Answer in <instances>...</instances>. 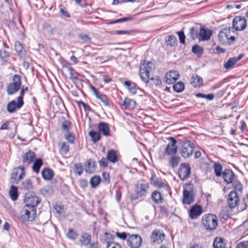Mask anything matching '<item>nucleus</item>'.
<instances>
[{
	"instance_id": "5fc2aeb1",
	"label": "nucleus",
	"mask_w": 248,
	"mask_h": 248,
	"mask_svg": "<svg viewBox=\"0 0 248 248\" xmlns=\"http://www.w3.org/2000/svg\"><path fill=\"white\" fill-rule=\"evenodd\" d=\"M151 80L153 82L152 84H154L155 86H159L161 84V80L158 77H156L155 78H150L149 80Z\"/></svg>"
},
{
	"instance_id": "6ab92c4d",
	"label": "nucleus",
	"mask_w": 248,
	"mask_h": 248,
	"mask_svg": "<svg viewBox=\"0 0 248 248\" xmlns=\"http://www.w3.org/2000/svg\"><path fill=\"white\" fill-rule=\"evenodd\" d=\"M202 213V207L200 205H195L189 210V217L192 219L198 218Z\"/></svg>"
},
{
	"instance_id": "c9c22d12",
	"label": "nucleus",
	"mask_w": 248,
	"mask_h": 248,
	"mask_svg": "<svg viewBox=\"0 0 248 248\" xmlns=\"http://www.w3.org/2000/svg\"><path fill=\"white\" fill-rule=\"evenodd\" d=\"M67 70L70 74L69 78L74 81L77 80L78 73L71 67H67Z\"/></svg>"
},
{
	"instance_id": "4468645a",
	"label": "nucleus",
	"mask_w": 248,
	"mask_h": 248,
	"mask_svg": "<svg viewBox=\"0 0 248 248\" xmlns=\"http://www.w3.org/2000/svg\"><path fill=\"white\" fill-rule=\"evenodd\" d=\"M170 142L167 145L165 149V153L169 155H173L177 153V147L176 146L177 141L173 137L169 138Z\"/></svg>"
},
{
	"instance_id": "0e129e2a",
	"label": "nucleus",
	"mask_w": 248,
	"mask_h": 248,
	"mask_svg": "<svg viewBox=\"0 0 248 248\" xmlns=\"http://www.w3.org/2000/svg\"><path fill=\"white\" fill-rule=\"evenodd\" d=\"M236 248H248V241L240 242L237 245Z\"/></svg>"
},
{
	"instance_id": "ea45409f",
	"label": "nucleus",
	"mask_w": 248,
	"mask_h": 248,
	"mask_svg": "<svg viewBox=\"0 0 248 248\" xmlns=\"http://www.w3.org/2000/svg\"><path fill=\"white\" fill-rule=\"evenodd\" d=\"M173 88L175 92L180 93L184 90L185 85L183 82L179 81L173 85Z\"/></svg>"
},
{
	"instance_id": "412c9836",
	"label": "nucleus",
	"mask_w": 248,
	"mask_h": 248,
	"mask_svg": "<svg viewBox=\"0 0 248 248\" xmlns=\"http://www.w3.org/2000/svg\"><path fill=\"white\" fill-rule=\"evenodd\" d=\"M25 176V171L13 172L11 174L10 181L12 183L18 184Z\"/></svg>"
},
{
	"instance_id": "dca6fc26",
	"label": "nucleus",
	"mask_w": 248,
	"mask_h": 248,
	"mask_svg": "<svg viewBox=\"0 0 248 248\" xmlns=\"http://www.w3.org/2000/svg\"><path fill=\"white\" fill-rule=\"evenodd\" d=\"M227 201L229 206L231 208L235 207L239 201V197L237 192L235 191H231Z\"/></svg>"
},
{
	"instance_id": "f257e3e1",
	"label": "nucleus",
	"mask_w": 248,
	"mask_h": 248,
	"mask_svg": "<svg viewBox=\"0 0 248 248\" xmlns=\"http://www.w3.org/2000/svg\"><path fill=\"white\" fill-rule=\"evenodd\" d=\"M155 69V65L152 62L146 63L144 60L140 66V77L142 80L148 83L150 79V73Z\"/></svg>"
},
{
	"instance_id": "9d476101",
	"label": "nucleus",
	"mask_w": 248,
	"mask_h": 248,
	"mask_svg": "<svg viewBox=\"0 0 248 248\" xmlns=\"http://www.w3.org/2000/svg\"><path fill=\"white\" fill-rule=\"evenodd\" d=\"M142 238L138 234H131L127 240V244L131 248H138L142 243Z\"/></svg>"
},
{
	"instance_id": "bf43d9fd",
	"label": "nucleus",
	"mask_w": 248,
	"mask_h": 248,
	"mask_svg": "<svg viewBox=\"0 0 248 248\" xmlns=\"http://www.w3.org/2000/svg\"><path fill=\"white\" fill-rule=\"evenodd\" d=\"M177 34L179 36V38L180 43L183 44H185L186 36L184 34V32L183 31H180L178 32Z\"/></svg>"
},
{
	"instance_id": "3c124183",
	"label": "nucleus",
	"mask_w": 248,
	"mask_h": 248,
	"mask_svg": "<svg viewBox=\"0 0 248 248\" xmlns=\"http://www.w3.org/2000/svg\"><path fill=\"white\" fill-rule=\"evenodd\" d=\"M132 19H133V18L131 17H124V18L118 19L115 20L114 21H111L109 23V24H112L120 23V22H126V21L131 20Z\"/></svg>"
},
{
	"instance_id": "49530a36",
	"label": "nucleus",
	"mask_w": 248,
	"mask_h": 248,
	"mask_svg": "<svg viewBox=\"0 0 248 248\" xmlns=\"http://www.w3.org/2000/svg\"><path fill=\"white\" fill-rule=\"evenodd\" d=\"M179 178L183 181L187 179L190 176L191 171H177Z\"/></svg>"
},
{
	"instance_id": "9b49d317",
	"label": "nucleus",
	"mask_w": 248,
	"mask_h": 248,
	"mask_svg": "<svg viewBox=\"0 0 248 248\" xmlns=\"http://www.w3.org/2000/svg\"><path fill=\"white\" fill-rule=\"evenodd\" d=\"M247 26V21L246 19L240 16H235L232 21V27L236 31H242Z\"/></svg>"
},
{
	"instance_id": "a878e982",
	"label": "nucleus",
	"mask_w": 248,
	"mask_h": 248,
	"mask_svg": "<svg viewBox=\"0 0 248 248\" xmlns=\"http://www.w3.org/2000/svg\"><path fill=\"white\" fill-rule=\"evenodd\" d=\"M35 159V155L34 152L29 151L26 153L23 157V162L28 164L33 162Z\"/></svg>"
},
{
	"instance_id": "7c9ffc66",
	"label": "nucleus",
	"mask_w": 248,
	"mask_h": 248,
	"mask_svg": "<svg viewBox=\"0 0 248 248\" xmlns=\"http://www.w3.org/2000/svg\"><path fill=\"white\" fill-rule=\"evenodd\" d=\"M191 83L194 87H200L202 84V78L198 75L193 76Z\"/></svg>"
},
{
	"instance_id": "6e6552de",
	"label": "nucleus",
	"mask_w": 248,
	"mask_h": 248,
	"mask_svg": "<svg viewBox=\"0 0 248 248\" xmlns=\"http://www.w3.org/2000/svg\"><path fill=\"white\" fill-rule=\"evenodd\" d=\"M21 84L20 77L15 75L13 78V82L9 83L7 87V92L9 94H13L18 91Z\"/></svg>"
},
{
	"instance_id": "5701e85b",
	"label": "nucleus",
	"mask_w": 248,
	"mask_h": 248,
	"mask_svg": "<svg viewBox=\"0 0 248 248\" xmlns=\"http://www.w3.org/2000/svg\"><path fill=\"white\" fill-rule=\"evenodd\" d=\"M107 158L112 163L117 162L119 159L117 152L114 150H110L107 152Z\"/></svg>"
},
{
	"instance_id": "79ce46f5",
	"label": "nucleus",
	"mask_w": 248,
	"mask_h": 248,
	"mask_svg": "<svg viewBox=\"0 0 248 248\" xmlns=\"http://www.w3.org/2000/svg\"><path fill=\"white\" fill-rule=\"evenodd\" d=\"M66 236L69 239L72 240H74L77 238L78 234L73 229H70L66 233Z\"/></svg>"
},
{
	"instance_id": "4be33fe9",
	"label": "nucleus",
	"mask_w": 248,
	"mask_h": 248,
	"mask_svg": "<svg viewBox=\"0 0 248 248\" xmlns=\"http://www.w3.org/2000/svg\"><path fill=\"white\" fill-rule=\"evenodd\" d=\"M121 108L123 109H133L136 105V101L128 98H125L122 101Z\"/></svg>"
},
{
	"instance_id": "2f4dec72",
	"label": "nucleus",
	"mask_w": 248,
	"mask_h": 248,
	"mask_svg": "<svg viewBox=\"0 0 248 248\" xmlns=\"http://www.w3.org/2000/svg\"><path fill=\"white\" fill-rule=\"evenodd\" d=\"M213 247L215 248H225L226 243L222 238L217 237L214 241Z\"/></svg>"
},
{
	"instance_id": "ddd939ff",
	"label": "nucleus",
	"mask_w": 248,
	"mask_h": 248,
	"mask_svg": "<svg viewBox=\"0 0 248 248\" xmlns=\"http://www.w3.org/2000/svg\"><path fill=\"white\" fill-rule=\"evenodd\" d=\"M23 104L24 101L21 100V97H17V103L15 100H13L8 104L7 106V111L10 113H13L16 109L20 108Z\"/></svg>"
},
{
	"instance_id": "f3484780",
	"label": "nucleus",
	"mask_w": 248,
	"mask_h": 248,
	"mask_svg": "<svg viewBox=\"0 0 248 248\" xmlns=\"http://www.w3.org/2000/svg\"><path fill=\"white\" fill-rule=\"evenodd\" d=\"M165 238V234L162 231L160 230H155L153 231L151 239L154 243H161Z\"/></svg>"
},
{
	"instance_id": "2eb2a0df",
	"label": "nucleus",
	"mask_w": 248,
	"mask_h": 248,
	"mask_svg": "<svg viewBox=\"0 0 248 248\" xmlns=\"http://www.w3.org/2000/svg\"><path fill=\"white\" fill-rule=\"evenodd\" d=\"M179 77V74L177 71L171 70L166 74L164 81L168 84H173Z\"/></svg>"
},
{
	"instance_id": "39448f33",
	"label": "nucleus",
	"mask_w": 248,
	"mask_h": 248,
	"mask_svg": "<svg viewBox=\"0 0 248 248\" xmlns=\"http://www.w3.org/2000/svg\"><path fill=\"white\" fill-rule=\"evenodd\" d=\"M194 145L190 140L181 142L179 149L181 156L185 158L190 157L193 152Z\"/></svg>"
},
{
	"instance_id": "4d7b16f0",
	"label": "nucleus",
	"mask_w": 248,
	"mask_h": 248,
	"mask_svg": "<svg viewBox=\"0 0 248 248\" xmlns=\"http://www.w3.org/2000/svg\"><path fill=\"white\" fill-rule=\"evenodd\" d=\"M9 57V54L6 50L2 49H0V57L3 59H6Z\"/></svg>"
},
{
	"instance_id": "69168bd1",
	"label": "nucleus",
	"mask_w": 248,
	"mask_h": 248,
	"mask_svg": "<svg viewBox=\"0 0 248 248\" xmlns=\"http://www.w3.org/2000/svg\"><path fill=\"white\" fill-rule=\"evenodd\" d=\"M61 149L65 153H66L69 150V146L67 145L65 142H62V143Z\"/></svg>"
},
{
	"instance_id": "e2e57ef3",
	"label": "nucleus",
	"mask_w": 248,
	"mask_h": 248,
	"mask_svg": "<svg viewBox=\"0 0 248 248\" xmlns=\"http://www.w3.org/2000/svg\"><path fill=\"white\" fill-rule=\"evenodd\" d=\"M79 37L81 40H82L85 42H90L91 40V38L88 35H87V34H84V35L79 34Z\"/></svg>"
},
{
	"instance_id": "72a5a7b5",
	"label": "nucleus",
	"mask_w": 248,
	"mask_h": 248,
	"mask_svg": "<svg viewBox=\"0 0 248 248\" xmlns=\"http://www.w3.org/2000/svg\"><path fill=\"white\" fill-rule=\"evenodd\" d=\"M101 182V178L99 176H94L90 180V184L93 188L96 187Z\"/></svg>"
},
{
	"instance_id": "052dcab7",
	"label": "nucleus",
	"mask_w": 248,
	"mask_h": 248,
	"mask_svg": "<svg viewBox=\"0 0 248 248\" xmlns=\"http://www.w3.org/2000/svg\"><path fill=\"white\" fill-rule=\"evenodd\" d=\"M233 186L235 190L240 192H242L243 186L242 184L240 182L238 181L234 182L233 183Z\"/></svg>"
},
{
	"instance_id": "09e8293b",
	"label": "nucleus",
	"mask_w": 248,
	"mask_h": 248,
	"mask_svg": "<svg viewBox=\"0 0 248 248\" xmlns=\"http://www.w3.org/2000/svg\"><path fill=\"white\" fill-rule=\"evenodd\" d=\"M85 167L86 169H91V168L94 169L95 168V162L92 159H89L85 163Z\"/></svg>"
},
{
	"instance_id": "393cba45",
	"label": "nucleus",
	"mask_w": 248,
	"mask_h": 248,
	"mask_svg": "<svg viewBox=\"0 0 248 248\" xmlns=\"http://www.w3.org/2000/svg\"><path fill=\"white\" fill-rule=\"evenodd\" d=\"M98 129L104 136H108L109 135V128L108 124L105 122H100L98 124Z\"/></svg>"
},
{
	"instance_id": "603ef678",
	"label": "nucleus",
	"mask_w": 248,
	"mask_h": 248,
	"mask_svg": "<svg viewBox=\"0 0 248 248\" xmlns=\"http://www.w3.org/2000/svg\"><path fill=\"white\" fill-rule=\"evenodd\" d=\"M106 248H122L121 246L115 242H108Z\"/></svg>"
},
{
	"instance_id": "c85d7f7f",
	"label": "nucleus",
	"mask_w": 248,
	"mask_h": 248,
	"mask_svg": "<svg viewBox=\"0 0 248 248\" xmlns=\"http://www.w3.org/2000/svg\"><path fill=\"white\" fill-rule=\"evenodd\" d=\"M9 194L11 199L15 201L18 197V189L17 187L15 186H12L9 191Z\"/></svg>"
},
{
	"instance_id": "37998d69",
	"label": "nucleus",
	"mask_w": 248,
	"mask_h": 248,
	"mask_svg": "<svg viewBox=\"0 0 248 248\" xmlns=\"http://www.w3.org/2000/svg\"><path fill=\"white\" fill-rule=\"evenodd\" d=\"M43 178L46 180H51L54 176V171H41Z\"/></svg>"
},
{
	"instance_id": "a18cd8bd",
	"label": "nucleus",
	"mask_w": 248,
	"mask_h": 248,
	"mask_svg": "<svg viewBox=\"0 0 248 248\" xmlns=\"http://www.w3.org/2000/svg\"><path fill=\"white\" fill-rule=\"evenodd\" d=\"M71 125V123L67 120H65L62 124L61 128L63 130H64L66 133L69 132L70 128Z\"/></svg>"
},
{
	"instance_id": "b1692460",
	"label": "nucleus",
	"mask_w": 248,
	"mask_h": 248,
	"mask_svg": "<svg viewBox=\"0 0 248 248\" xmlns=\"http://www.w3.org/2000/svg\"><path fill=\"white\" fill-rule=\"evenodd\" d=\"M243 57V54H240L237 57L230 58L227 62L224 64V67L226 69H231L236 63V62L241 60Z\"/></svg>"
},
{
	"instance_id": "c03bdc74",
	"label": "nucleus",
	"mask_w": 248,
	"mask_h": 248,
	"mask_svg": "<svg viewBox=\"0 0 248 248\" xmlns=\"http://www.w3.org/2000/svg\"><path fill=\"white\" fill-rule=\"evenodd\" d=\"M15 50L19 55H21L23 53V46L21 43L19 41H16L15 44Z\"/></svg>"
},
{
	"instance_id": "473e14b6",
	"label": "nucleus",
	"mask_w": 248,
	"mask_h": 248,
	"mask_svg": "<svg viewBox=\"0 0 248 248\" xmlns=\"http://www.w3.org/2000/svg\"><path fill=\"white\" fill-rule=\"evenodd\" d=\"M152 198L153 201L157 204L161 203L163 201V198L162 196V194L160 192H158L156 191H154L152 193Z\"/></svg>"
},
{
	"instance_id": "e433bc0d",
	"label": "nucleus",
	"mask_w": 248,
	"mask_h": 248,
	"mask_svg": "<svg viewBox=\"0 0 248 248\" xmlns=\"http://www.w3.org/2000/svg\"><path fill=\"white\" fill-rule=\"evenodd\" d=\"M166 43L168 46H175L177 45V39L174 36L170 35L168 39H166Z\"/></svg>"
},
{
	"instance_id": "cd10ccee",
	"label": "nucleus",
	"mask_w": 248,
	"mask_h": 248,
	"mask_svg": "<svg viewBox=\"0 0 248 248\" xmlns=\"http://www.w3.org/2000/svg\"><path fill=\"white\" fill-rule=\"evenodd\" d=\"M91 241V236L89 233H84L81 236L80 242L82 245L85 246L88 245Z\"/></svg>"
},
{
	"instance_id": "4c0bfd02",
	"label": "nucleus",
	"mask_w": 248,
	"mask_h": 248,
	"mask_svg": "<svg viewBox=\"0 0 248 248\" xmlns=\"http://www.w3.org/2000/svg\"><path fill=\"white\" fill-rule=\"evenodd\" d=\"M124 85L127 87L129 92L135 94L136 93L137 89L134 84L132 85L131 82L129 81H125L124 82Z\"/></svg>"
},
{
	"instance_id": "de8ad7c7",
	"label": "nucleus",
	"mask_w": 248,
	"mask_h": 248,
	"mask_svg": "<svg viewBox=\"0 0 248 248\" xmlns=\"http://www.w3.org/2000/svg\"><path fill=\"white\" fill-rule=\"evenodd\" d=\"M65 138L70 143H73L75 140L74 134L71 132L66 133L64 135Z\"/></svg>"
},
{
	"instance_id": "1a4fd4ad",
	"label": "nucleus",
	"mask_w": 248,
	"mask_h": 248,
	"mask_svg": "<svg viewBox=\"0 0 248 248\" xmlns=\"http://www.w3.org/2000/svg\"><path fill=\"white\" fill-rule=\"evenodd\" d=\"M195 200V195L192 188H185L183 192L182 203L184 204H191Z\"/></svg>"
},
{
	"instance_id": "338daca9",
	"label": "nucleus",
	"mask_w": 248,
	"mask_h": 248,
	"mask_svg": "<svg viewBox=\"0 0 248 248\" xmlns=\"http://www.w3.org/2000/svg\"><path fill=\"white\" fill-rule=\"evenodd\" d=\"M116 235L117 237L123 240H125L126 238L127 234L125 232H116Z\"/></svg>"
},
{
	"instance_id": "864d4df0",
	"label": "nucleus",
	"mask_w": 248,
	"mask_h": 248,
	"mask_svg": "<svg viewBox=\"0 0 248 248\" xmlns=\"http://www.w3.org/2000/svg\"><path fill=\"white\" fill-rule=\"evenodd\" d=\"M192 51L196 54H202L203 52V49L199 46L196 45L192 47Z\"/></svg>"
},
{
	"instance_id": "a211bd4d",
	"label": "nucleus",
	"mask_w": 248,
	"mask_h": 248,
	"mask_svg": "<svg viewBox=\"0 0 248 248\" xmlns=\"http://www.w3.org/2000/svg\"><path fill=\"white\" fill-rule=\"evenodd\" d=\"M212 32L209 29L201 28L198 34V38L200 41H207L210 39Z\"/></svg>"
},
{
	"instance_id": "bb28decb",
	"label": "nucleus",
	"mask_w": 248,
	"mask_h": 248,
	"mask_svg": "<svg viewBox=\"0 0 248 248\" xmlns=\"http://www.w3.org/2000/svg\"><path fill=\"white\" fill-rule=\"evenodd\" d=\"M222 176L224 181L229 184L232 182L234 175L233 171H223Z\"/></svg>"
},
{
	"instance_id": "6e6d98bb",
	"label": "nucleus",
	"mask_w": 248,
	"mask_h": 248,
	"mask_svg": "<svg viewBox=\"0 0 248 248\" xmlns=\"http://www.w3.org/2000/svg\"><path fill=\"white\" fill-rule=\"evenodd\" d=\"M199 32H198L194 27L190 29V35L192 39H195L196 38H198Z\"/></svg>"
},
{
	"instance_id": "c756f323",
	"label": "nucleus",
	"mask_w": 248,
	"mask_h": 248,
	"mask_svg": "<svg viewBox=\"0 0 248 248\" xmlns=\"http://www.w3.org/2000/svg\"><path fill=\"white\" fill-rule=\"evenodd\" d=\"M151 180L154 182V184L158 187H163L167 191L168 190V187L166 184L161 180L156 179V177L154 176L153 175H152V177L151 178Z\"/></svg>"
},
{
	"instance_id": "58836bf2",
	"label": "nucleus",
	"mask_w": 248,
	"mask_h": 248,
	"mask_svg": "<svg viewBox=\"0 0 248 248\" xmlns=\"http://www.w3.org/2000/svg\"><path fill=\"white\" fill-rule=\"evenodd\" d=\"M180 160V157L178 156H173L171 157L169 164L172 167L174 168L177 167L178 165Z\"/></svg>"
},
{
	"instance_id": "aec40b11",
	"label": "nucleus",
	"mask_w": 248,
	"mask_h": 248,
	"mask_svg": "<svg viewBox=\"0 0 248 248\" xmlns=\"http://www.w3.org/2000/svg\"><path fill=\"white\" fill-rule=\"evenodd\" d=\"M92 90L93 92L96 97L99 99L104 106H109L108 99L105 94L98 91L97 89L93 86L92 87Z\"/></svg>"
},
{
	"instance_id": "13d9d810",
	"label": "nucleus",
	"mask_w": 248,
	"mask_h": 248,
	"mask_svg": "<svg viewBox=\"0 0 248 248\" xmlns=\"http://www.w3.org/2000/svg\"><path fill=\"white\" fill-rule=\"evenodd\" d=\"M23 187L26 189H29L32 187V183L29 180H26L22 183Z\"/></svg>"
},
{
	"instance_id": "f03ea898",
	"label": "nucleus",
	"mask_w": 248,
	"mask_h": 248,
	"mask_svg": "<svg viewBox=\"0 0 248 248\" xmlns=\"http://www.w3.org/2000/svg\"><path fill=\"white\" fill-rule=\"evenodd\" d=\"M202 224L206 230H214L218 224L217 217L212 214L205 215L202 217Z\"/></svg>"
},
{
	"instance_id": "a19ab883",
	"label": "nucleus",
	"mask_w": 248,
	"mask_h": 248,
	"mask_svg": "<svg viewBox=\"0 0 248 248\" xmlns=\"http://www.w3.org/2000/svg\"><path fill=\"white\" fill-rule=\"evenodd\" d=\"M43 165V161L40 158L35 160L33 165L32 167L33 170H39L40 167Z\"/></svg>"
},
{
	"instance_id": "774afa93",
	"label": "nucleus",
	"mask_w": 248,
	"mask_h": 248,
	"mask_svg": "<svg viewBox=\"0 0 248 248\" xmlns=\"http://www.w3.org/2000/svg\"><path fill=\"white\" fill-rule=\"evenodd\" d=\"M79 186L81 187L84 188L88 186V182L84 179H81L79 181Z\"/></svg>"
},
{
	"instance_id": "0eeeda50",
	"label": "nucleus",
	"mask_w": 248,
	"mask_h": 248,
	"mask_svg": "<svg viewBox=\"0 0 248 248\" xmlns=\"http://www.w3.org/2000/svg\"><path fill=\"white\" fill-rule=\"evenodd\" d=\"M24 201V206L31 208H36V207L40 202L39 198L33 193L31 192H28L25 194Z\"/></svg>"
},
{
	"instance_id": "20e7f679",
	"label": "nucleus",
	"mask_w": 248,
	"mask_h": 248,
	"mask_svg": "<svg viewBox=\"0 0 248 248\" xmlns=\"http://www.w3.org/2000/svg\"><path fill=\"white\" fill-rule=\"evenodd\" d=\"M231 28H224L219 33L218 39L221 44L223 45H230L233 42L235 38L233 36L230 35Z\"/></svg>"
},
{
	"instance_id": "680f3d73",
	"label": "nucleus",
	"mask_w": 248,
	"mask_h": 248,
	"mask_svg": "<svg viewBox=\"0 0 248 248\" xmlns=\"http://www.w3.org/2000/svg\"><path fill=\"white\" fill-rule=\"evenodd\" d=\"M108 161L107 158H102L98 162L100 167H103V168L106 167Z\"/></svg>"
},
{
	"instance_id": "7ed1b4c3",
	"label": "nucleus",
	"mask_w": 248,
	"mask_h": 248,
	"mask_svg": "<svg viewBox=\"0 0 248 248\" xmlns=\"http://www.w3.org/2000/svg\"><path fill=\"white\" fill-rule=\"evenodd\" d=\"M135 194H131L130 196L131 200H136L140 198L145 196L149 189L148 183H140L135 185Z\"/></svg>"
},
{
	"instance_id": "8fccbe9b",
	"label": "nucleus",
	"mask_w": 248,
	"mask_h": 248,
	"mask_svg": "<svg viewBox=\"0 0 248 248\" xmlns=\"http://www.w3.org/2000/svg\"><path fill=\"white\" fill-rule=\"evenodd\" d=\"M43 28L46 31L50 33H52L54 31V28L47 23H44Z\"/></svg>"
},
{
	"instance_id": "423d86ee",
	"label": "nucleus",
	"mask_w": 248,
	"mask_h": 248,
	"mask_svg": "<svg viewBox=\"0 0 248 248\" xmlns=\"http://www.w3.org/2000/svg\"><path fill=\"white\" fill-rule=\"evenodd\" d=\"M36 208L24 206L20 211V217L24 221H32L36 217Z\"/></svg>"
},
{
	"instance_id": "f704fd0d",
	"label": "nucleus",
	"mask_w": 248,
	"mask_h": 248,
	"mask_svg": "<svg viewBox=\"0 0 248 248\" xmlns=\"http://www.w3.org/2000/svg\"><path fill=\"white\" fill-rule=\"evenodd\" d=\"M89 135L92 139V140L94 142H96L100 139V134L99 132H95L94 131H90Z\"/></svg>"
},
{
	"instance_id": "f8f14e48",
	"label": "nucleus",
	"mask_w": 248,
	"mask_h": 248,
	"mask_svg": "<svg viewBox=\"0 0 248 248\" xmlns=\"http://www.w3.org/2000/svg\"><path fill=\"white\" fill-rule=\"evenodd\" d=\"M213 167L214 170H222V166L218 162H214L210 160L208 158L202 165L201 168L205 170L211 169Z\"/></svg>"
}]
</instances>
